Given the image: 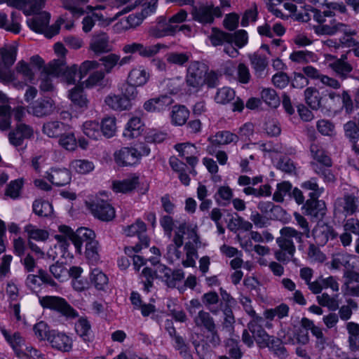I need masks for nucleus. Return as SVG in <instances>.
Instances as JSON below:
<instances>
[{
    "instance_id": "obj_1",
    "label": "nucleus",
    "mask_w": 359,
    "mask_h": 359,
    "mask_svg": "<svg viewBox=\"0 0 359 359\" xmlns=\"http://www.w3.org/2000/svg\"><path fill=\"white\" fill-rule=\"evenodd\" d=\"M314 31L317 34L321 35L344 33V36L340 39V42L347 47L355 46L351 50L355 57H359V42L352 38V36L356 34V32L351 29L349 25L332 19L330 25L315 26Z\"/></svg>"
},
{
    "instance_id": "obj_2",
    "label": "nucleus",
    "mask_w": 359,
    "mask_h": 359,
    "mask_svg": "<svg viewBox=\"0 0 359 359\" xmlns=\"http://www.w3.org/2000/svg\"><path fill=\"white\" fill-rule=\"evenodd\" d=\"M17 47L7 46L0 48V81L7 84L12 83L17 88H22L25 84L16 80L11 67L16 60Z\"/></svg>"
},
{
    "instance_id": "obj_3",
    "label": "nucleus",
    "mask_w": 359,
    "mask_h": 359,
    "mask_svg": "<svg viewBox=\"0 0 359 359\" xmlns=\"http://www.w3.org/2000/svg\"><path fill=\"white\" fill-rule=\"evenodd\" d=\"M50 18V13L43 11L28 19L27 25L33 31L43 33L47 38L50 39L59 33L60 25L65 22V20L60 18L55 24L48 27Z\"/></svg>"
},
{
    "instance_id": "obj_4",
    "label": "nucleus",
    "mask_w": 359,
    "mask_h": 359,
    "mask_svg": "<svg viewBox=\"0 0 359 359\" xmlns=\"http://www.w3.org/2000/svg\"><path fill=\"white\" fill-rule=\"evenodd\" d=\"M359 198L354 193H344L337 198L334 203V215L335 217L346 218L358 212Z\"/></svg>"
},
{
    "instance_id": "obj_5",
    "label": "nucleus",
    "mask_w": 359,
    "mask_h": 359,
    "mask_svg": "<svg viewBox=\"0 0 359 359\" xmlns=\"http://www.w3.org/2000/svg\"><path fill=\"white\" fill-rule=\"evenodd\" d=\"M193 321L196 327L201 330H205L210 334V343L215 346L219 344L221 339L218 333L217 326L210 312L203 309L199 311L193 317Z\"/></svg>"
},
{
    "instance_id": "obj_6",
    "label": "nucleus",
    "mask_w": 359,
    "mask_h": 359,
    "mask_svg": "<svg viewBox=\"0 0 359 359\" xmlns=\"http://www.w3.org/2000/svg\"><path fill=\"white\" fill-rule=\"evenodd\" d=\"M40 304L44 309L55 311L68 318L78 317V312L62 297L45 296L39 299Z\"/></svg>"
},
{
    "instance_id": "obj_7",
    "label": "nucleus",
    "mask_w": 359,
    "mask_h": 359,
    "mask_svg": "<svg viewBox=\"0 0 359 359\" xmlns=\"http://www.w3.org/2000/svg\"><path fill=\"white\" fill-rule=\"evenodd\" d=\"M191 14L192 19L203 25L213 23L215 18H220L222 12L219 7L215 6L212 4H200L198 6L194 4Z\"/></svg>"
},
{
    "instance_id": "obj_8",
    "label": "nucleus",
    "mask_w": 359,
    "mask_h": 359,
    "mask_svg": "<svg viewBox=\"0 0 359 359\" xmlns=\"http://www.w3.org/2000/svg\"><path fill=\"white\" fill-rule=\"evenodd\" d=\"M203 65L198 61L190 62L185 77V81L188 90L192 93H198L205 85L204 71Z\"/></svg>"
},
{
    "instance_id": "obj_9",
    "label": "nucleus",
    "mask_w": 359,
    "mask_h": 359,
    "mask_svg": "<svg viewBox=\"0 0 359 359\" xmlns=\"http://www.w3.org/2000/svg\"><path fill=\"white\" fill-rule=\"evenodd\" d=\"M92 214L97 219L102 221H111L115 217L114 208L107 201L95 198L86 203Z\"/></svg>"
},
{
    "instance_id": "obj_10",
    "label": "nucleus",
    "mask_w": 359,
    "mask_h": 359,
    "mask_svg": "<svg viewBox=\"0 0 359 359\" xmlns=\"http://www.w3.org/2000/svg\"><path fill=\"white\" fill-rule=\"evenodd\" d=\"M346 60V55H341L340 58H337L332 55L326 56L328 67L342 81L346 79L353 70L352 65Z\"/></svg>"
},
{
    "instance_id": "obj_11",
    "label": "nucleus",
    "mask_w": 359,
    "mask_h": 359,
    "mask_svg": "<svg viewBox=\"0 0 359 359\" xmlns=\"http://www.w3.org/2000/svg\"><path fill=\"white\" fill-rule=\"evenodd\" d=\"M165 47V46L161 43L146 46L142 43L134 42L125 44L123 46L122 51L125 54L138 53L142 57H151L156 55L161 48Z\"/></svg>"
},
{
    "instance_id": "obj_12",
    "label": "nucleus",
    "mask_w": 359,
    "mask_h": 359,
    "mask_svg": "<svg viewBox=\"0 0 359 359\" xmlns=\"http://www.w3.org/2000/svg\"><path fill=\"white\" fill-rule=\"evenodd\" d=\"M264 318L262 317H255V319H251L248 323L249 331L253 334V337L259 348H265L267 341L271 336L269 335L262 327Z\"/></svg>"
},
{
    "instance_id": "obj_13",
    "label": "nucleus",
    "mask_w": 359,
    "mask_h": 359,
    "mask_svg": "<svg viewBox=\"0 0 359 359\" xmlns=\"http://www.w3.org/2000/svg\"><path fill=\"white\" fill-rule=\"evenodd\" d=\"M89 48L96 55L109 53L112 50L109 36L104 32H97L93 35Z\"/></svg>"
},
{
    "instance_id": "obj_14",
    "label": "nucleus",
    "mask_w": 359,
    "mask_h": 359,
    "mask_svg": "<svg viewBox=\"0 0 359 359\" xmlns=\"http://www.w3.org/2000/svg\"><path fill=\"white\" fill-rule=\"evenodd\" d=\"M1 332L14 351L16 356L20 359H24L23 349L25 346V341L21 334L18 332H12L4 327L1 329Z\"/></svg>"
},
{
    "instance_id": "obj_15",
    "label": "nucleus",
    "mask_w": 359,
    "mask_h": 359,
    "mask_svg": "<svg viewBox=\"0 0 359 359\" xmlns=\"http://www.w3.org/2000/svg\"><path fill=\"white\" fill-rule=\"evenodd\" d=\"M280 237L276 238V243L287 247L288 249L290 248L296 250V247L292 239L299 243H303V238L304 236L298 230L292 226H284L280 230Z\"/></svg>"
},
{
    "instance_id": "obj_16",
    "label": "nucleus",
    "mask_w": 359,
    "mask_h": 359,
    "mask_svg": "<svg viewBox=\"0 0 359 359\" xmlns=\"http://www.w3.org/2000/svg\"><path fill=\"white\" fill-rule=\"evenodd\" d=\"M55 109V104L50 97H43L36 100L29 107V112L36 117L50 115Z\"/></svg>"
},
{
    "instance_id": "obj_17",
    "label": "nucleus",
    "mask_w": 359,
    "mask_h": 359,
    "mask_svg": "<svg viewBox=\"0 0 359 359\" xmlns=\"http://www.w3.org/2000/svg\"><path fill=\"white\" fill-rule=\"evenodd\" d=\"M177 26L168 23L165 18L159 17L157 23L149 29L148 34L149 36L159 39L166 36H173L177 31Z\"/></svg>"
},
{
    "instance_id": "obj_18",
    "label": "nucleus",
    "mask_w": 359,
    "mask_h": 359,
    "mask_svg": "<svg viewBox=\"0 0 359 359\" xmlns=\"http://www.w3.org/2000/svg\"><path fill=\"white\" fill-rule=\"evenodd\" d=\"M179 235L184 242V236L187 235L189 240L187 243H193L194 246H201L200 237L198 234V226L196 224L183 222L179 224L174 235Z\"/></svg>"
},
{
    "instance_id": "obj_19",
    "label": "nucleus",
    "mask_w": 359,
    "mask_h": 359,
    "mask_svg": "<svg viewBox=\"0 0 359 359\" xmlns=\"http://www.w3.org/2000/svg\"><path fill=\"white\" fill-rule=\"evenodd\" d=\"M34 136V130L32 127L25 123H19L15 128L8 134L10 143L15 146H21L24 140L31 139Z\"/></svg>"
},
{
    "instance_id": "obj_20",
    "label": "nucleus",
    "mask_w": 359,
    "mask_h": 359,
    "mask_svg": "<svg viewBox=\"0 0 359 359\" xmlns=\"http://www.w3.org/2000/svg\"><path fill=\"white\" fill-rule=\"evenodd\" d=\"M48 341L53 348L58 351L69 352L72 350V341L71 338L65 333L59 332L56 330H51Z\"/></svg>"
},
{
    "instance_id": "obj_21",
    "label": "nucleus",
    "mask_w": 359,
    "mask_h": 359,
    "mask_svg": "<svg viewBox=\"0 0 359 359\" xmlns=\"http://www.w3.org/2000/svg\"><path fill=\"white\" fill-rule=\"evenodd\" d=\"M150 78L149 73L142 65L132 67L129 71L126 82L142 87L147 83Z\"/></svg>"
},
{
    "instance_id": "obj_22",
    "label": "nucleus",
    "mask_w": 359,
    "mask_h": 359,
    "mask_svg": "<svg viewBox=\"0 0 359 359\" xmlns=\"http://www.w3.org/2000/svg\"><path fill=\"white\" fill-rule=\"evenodd\" d=\"M306 215L316 219H322L326 214L325 203L318 198H309L303 205Z\"/></svg>"
},
{
    "instance_id": "obj_23",
    "label": "nucleus",
    "mask_w": 359,
    "mask_h": 359,
    "mask_svg": "<svg viewBox=\"0 0 359 359\" xmlns=\"http://www.w3.org/2000/svg\"><path fill=\"white\" fill-rule=\"evenodd\" d=\"M173 102V100L168 95H160L151 98L143 104V108L148 112H160L165 110Z\"/></svg>"
},
{
    "instance_id": "obj_24",
    "label": "nucleus",
    "mask_w": 359,
    "mask_h": 359,
    "mask_svg": "<svg viewBox=\"0 0 359 359\" xmlns=\"http://www.w3.org/2000/svg\"><path fill=\"white\" fill-rule=\"evenodd\" d=\"M147 226L144 222L140 219H137L134 224L127 226L124 229V233L128 236H137L144 247L149 246V239L146 235Z\"/></svg>"
},
{
    "instance_id": "obj_25",
    "label": "nucleus",
    "mask_w": 359,
    "mask_h": 359,
    "mask_svg": "<svg viewBox=\"0 0 359 359\" xmlns=\"http://www.w3.org/2000/svg\"><path fill=\"white\" fill-rule=\"evenodd\" d=\"M137 153L133 147H123L115 152L114 159L116 163L121 166H128L136 164Z\"/></svg>"
},
{
    "instance_id": "obj_26",
    "label": "nucleus",
    "mask_w": 359,
    "mask_h": 359,
    "mask_svg": "<svg viewBox=\"0 0 359 359\" xmlns=\"http://www.w3.org/2000/svg\"><path fill=\"white\" fill-rule=\"evenodd\" d=\"M255 75L258 79H264L267 76L266 67L268 66L267 58L265 55L254 53L248 55Z\"/></svg>"
},
{
    "instance_id": "obj_27",
    "label": "nucleus",
    "mask_w": 359,
    "mask_h": 359,
    "mask_svg": "<svg viewBox=\"0 0 359 359\" xmlns=\"http://www.w3.org/2000/svg\"><path fill=\"white\" fill-rule=\"evenodd\" d=\"M313 236L317 243L323 245L329 239L337 238V233L332 226L323 223L317 225L313 231Z\"/></svg>"
},
{
    "instance_id": "obj_28",
    "label": "nucleus",
    "mask_w": 359,
    "mask_h": 359,
    "mask_svg": "<svg viewBox=\"0 0 359 359\" xmlns=\"http://www.w3.org/2000/svg\"><path fill=\"white\" fill-rule=\"evenodd\" d=\"M46 178L54 185L65 186L70 182L71 173L66 168H51L46 173Z\"/></svg>"
},
{
    "instance_id": "obj_29",
    "label": "nucleus",
    "mask_w": 359,
    "mask_h": 359,
    "mask_svg": "<svg viewBox=\"0 0 359 359\" xmlns=\"http://www.w3.org/2000/svg\"><path fill=\"white\" fill-rule=\"evenodd\" d=\"M208 39L212 46H221L233 43V35L217 27L211 28V32L208 35Z\"/></svg>"
},
{
    "instance_id": "obj_30",
    "label": "nucleus",
    "mask_w": 359,
    "mask_h": 359,
    "mask_svg": "<svg viewBox=\"0 0 359 359\" xmlns=\"http://www.w3.org/2000/svg\"><path fill=\"white\" fill-rule=\"evenodd\" d=\"M104 102L109 108L116 111L128 110L131 107V103L120 95L109 94L105 97Z\"/></svg>"
},
{
    "instance_id": "obj_31",
    "label": "nucleus",
    "mask_w": 359,
    "mask_h": 359,
    "mask_svg": "<svg viewBox=\"0 0 359 359\" xmlns=\"http://www.w3.org/2000/svg\"><path fill=\"white\" fill-rule=\"evenodd\" d=\"M138 184V176L133 175L125 180L114 182L113 189L116 192L126 194L134 190Z\"/></svg>"
},
{
    "instance_id": "obj_32",
    "label": "nucleus",
    "mask_w": 359,
    "mask_h": 359,
    "mask_svg": "<svg viewBox=\"0 0 359 359\" xmlns=\"http://www.w3.org/2000/svg\"><path fill=\"white\" fill-rule=\"evenodd\" d=\"M68 97L76 107L82 110L88 108L89 101L81 87L75 86L73 88L69 90Z\"/></svg>"
},
{
    "instance_id": "obj_33",
    "label": "nucleus",
    "mask_w": 359,
    "mask_h": 359,
    "mask_svg": "<svg viewBox=\"0 0 359 359\" xmlns=\"http://www.w3.org/2000/svg\"><path fill=\"white\" fill-rule=\"evenodd\" d=\"M189 117V111L184 105H175L172 107L170 118L172 124L175 126H183Z\"/></svg>"
},
{
    "instance_id": "obj_34",
    "label": "nucleus",
    "mask_w": 359,
    "mask_h": 359,
    "mask_svg": "<svg viewBox=\"0 0 359 359\" xmlns=\"http://www.w3.org/2000/svg\"><path fill=\"white\" fill-rule=\"evenodd\" d=\"M144 130V123L138 117H133L128 122L123 135L128 138L139 137Z\"/></svg>"
},
{
    "instance_id": "obj_35",
    "label": "nucleus",
    "mask_w": 359,
    "mask_h": 359,
    "mask_svg": "<svg viewBox=\"0 0 359 359\" xmlns=\"http://www.w3.org/2000/svg\"><path fill=\"white\" fill-rule=\"evenodd\" d=\"M352 255L347 252H338L332 255L331 261V266L334 269L339 270L344 268L345 270L353 269L354 266L351 264L350 261Z\"/></svg>"
},
{
    "instance_id": "obj_36",
    "label": "nucleus",
    "mask_w": 359,
    "mask_h": 359,
    "mask_svg": "<svg viewBox=\"0 0 359 359\" xmlns=\"http://www.w3.org/2000/svg\"><path fill=\"white\" fill-rule=\"evenodd\" d=\"M184 243L179 235H174L172 243L167 246L166 257L171 262L175 260L181 259L182 252L180 251V248L183 245Z\"/></svg>"
},
{
    "instance_id": "obj_37",
    "label": "nucleus",
    "mask_w": 359,
    "mask_h": 359,
    "mask_svg": "<svg viewBox=\"0 0 359 359\" xmlns=\"http://www.w3.org/2000/svg\"><path fill=\"white\" fill-rule=\"evenodd\" d=\"M95 238V232L88 228L81 227L75 231L73 244L77 251L80 252L83 242L88 243L90 240Z\"/></svg>"
},
{
    "instance_id": "obj_38",
    "label": "nucleus",
    "mask_w": 359,
    "mask_h": 359,
    "mask_svg": "<svg viewBox=\"0 0 359 359\" xmlns=\"http://www.w3.org/2000/svg\"><path fill=\"white\" fill-rule=\"evenodd\" d=\"M20 13L13 12L11 13V22L7 23V16L4 13H0V27L4 28L7 31L11 32L14 34H18L20 32L21 27L20 25Z\"/></svg>"
},
{
    "instance_id": "obj_39",
    "label": "nucleus",
    "mask_w": 359,
    "mask_h": 359,
    "mask_svg": "<svg viewBox=\"0 0 359 359\" xmlns=\"http://www.w3.org/2000/svg\"><path fill=\"white\" fill-rule=\"evenodd\" d=\"M176 149L180 152L181 156L186 159L187 163L192 167H194L198 162L197 157L193 156L196 151L194 145L189 143L177 144Z\"/></svg>"
},
{
    "instance_id": "obj_40",
    "label": "nucleus",
    "mask_w": 359,
    "mask_h": 359,
    "mask_svg": "<svg viewBox=\"0 0 359 359\" xmlns=\"http://www.w3.org/2000/svg\"><path fill=\"white\" fill-rule=\"evenodd\" d=\"M209 140L215 145H226L231 142H237L238 137L237 135L228 130H222L209 138Z\"/></svg>"
},
{
    "instance_id": "obj_41",
    "label": "nucleus",
    "mask_w": 359,
    "mask_h": 359,
    "mask_svg": "<svg viewBox=\"0 0 359 359\" xmlns=\"http://www.w3.org/2000/svg\"><path fill=\"white\" fill-rule=\"evenodd\" d=\"M312 157L316 162L321 165L332 166V162L330 157L326 154L325 151L316 144H312L310 147Z\"/></svg>"
},
{
    "instance_id": "obj_42",
    "label": "nucleus",
    "mask_w": 359,
    "mask_h": 359,
    "mask_svg": "<svg viewBox=\"0 0 359 359\" xmlns=\"http://www.w3.org/2000/svg\"><path fill=\"white\" fill-rule=\"evenodd\" d=\"M75 330L85 341H90L93 338L91 325L86 318H81L77 320Z\"/></svg>"
},
{
    "instance_id": "obj_43",
    "label": "nucleus",
    "mask_w": 359,
    "mask_h": 359,
    "mask_svg": "<svg viewBox=\"0 0 359 359\" xmlns=\"http://www.w3.org/2000/svg\"><path fill=\"white\" fill-rule=\"evenodd\" d=\"M277 244L279 247V249L274 252L275 259L283 264H287L291 261L294 262L296 259L294 258V256L296 250L293 248L292 250L290 248L287 249V247L284 245L280 243Z\"/></svg>"
},
{
    "instance_id": "obj_44",
    "label": "nucleus",
    "mask_w": 359,
    "mask_h": 359,
    "mask_svg": "<svg viewBox=\"0 0 359 359\" xmlns=\"http://www.w3.org/2000/svg\"><path fill=\"white\" fill-rule=\"evenodd\" d=\"M66 126L60 121H48L43 126V133L49 137H57L65 131Z\"/></svg>"
},
{
    "instance_id": "obj_45",
    "label": "nucleus",
    "mask_w": 359,
    "mask_h": 359,
    "mask_svg": "<svg viewBox=\"0 0 359 359\" xmlns=\"http://www.w3.org/2000/svg\"><path fill=\"white\" fill-rule=\"evenodd\" d=\"M292 185L287 181H283L276 185V189L273 194V200L276 203H283L285 197H291Z\"/></svg>"
},
{
    "instance_id": "obj_46",
    "label": "nucleus",
    "mask_w": 359,
    "mask_h": 359,
    "mask_svg": "<svg viewBox=\"0 0 359 359\" xmlns=\"http://www.w3.org/2000/svg\"><path fill=\"white\" fill-rule=\"evenodd\" d=\"M304 95L306 103L312 109L317 110L320 108L322 97L318 89L313 87L307 88Z\"/></svg>"
},
{
    "instance_id": "obj_47",
    "label": "nucleus",
    "mask_w": 359,
    "mask_h": 359,
    "mask_svg": "<svg viewBox=\"0 0 359 359\" xmlns=\"http://www.w3.org/2000/svg\"><path fill=\"white\" fill-rule=\"evenodd\" d=\"M66 67L64 57H60L50 62L48 66L45 67L43 71L51 76L61 77L66 69Z\"/></svg>"
},
{
    "instance_id": "obj_48",
    "label": "nucleus",
    "mask_w": 359,
    "mask_h": 359,
    "mask_svg": "<svg viewBox=\"0 0 359 359\" xmlns=\"http://www.w3.org/2000/svg\"><path fill=\"white\" fill-rule=\"evenodd\" d=\"M235 97L236 93L234 90L225 86L217 89L214 100L217 104H226L233 100Z\"/></svg>"
},
{
    "instance_id": "obj_49",
    "label": "nucleus",
    "mask_w": 359,
    "mask_h": 359,
    "mask_svg": "<svg viewBox=\"0 0 359 359\" xmlns=\"http://www.w3.org/2000/svg\"><path fill=\"white\" fill-rule=\"evenodd\" d=\"M200 246H194L193 243H186L184 247L186 253V259L182 261L184 267H194L196 259L198 258L197 248Z\"/></svg>"
},
{
    "instance_id": "obj_50",
    "label": "nucleus",
    "mask_w": 359,
    "mask_h": 359,
    "mask_svg": "<svg viewBox=\"0 0 359 359\" xmlns=\"http://www.w3.org/2000/svg\"><path fill=\"white\" fill-rule=\"evenodd\" d=\"M312 169L316 174L321 177L326 183H333L336 177L330 169L331 166L321 165L318 163H311Z\"/></svg>"
},
{
    "instance_id": "obj_51",
    "label": "nucleus",
    "mask_w": 359,
    "mask_h": 359,
    "mask_svg": "<svg viewBox=\"0 0 359 359\" xmlns=\"http://www.w3.org/2000/svg\"><path fill=\"white\" fill-rule=\"evenodd\" d=\"M301 187L304 191H310L309 194L310 198H318L324 191V189L319 187L316 178L314 177L304 182Z\"/></svg>"
},
{
    "instance_id": "obj_52",
    "label": "nucleus",
    "mask_w": 359,
    "mask_h": 359,
    "mask_svg": "<svg viewBox=\"0 0 359 359\" xmlns=\"http://www.w3.org/2000/svg\"><path fill=\"white\" fill-rule=\"evenodd\" d=\"M191 54L190 53L170 52L166 54L165 58L169 64L182 67L189 62Z\"/></svg>"
},
{
    "instance_id": "obj_53",
    "label": "nucleus",
    "mask_w": 359,
    "mask_h": 359,
    "mask_svg": "<svg viewBox=\"0 0 359 359\" xmlns=\"http://www.w3.org/2000/svg\"><path fill=\"white\" fill-rule=\"evenodd\" d=\"M290 59L297 63H309L316 62L317 57L313 52L308 50H298L292 52L290 55Z\"/></svg>"
},
{
    "instance_id": "obj_54",
    "label": "nucleus",
    "mask_w": 359,
    "mask_h": 359,
    "mask_svg": "<svg viewBox=\"0 0 359 359\" xmlns=\"http://www.w3.org/2000/svg\"><path fill=\"white\" fill-rule=\"evenodd\" d=\"M25 231L27 233L29 239H33L37 241H45L49 236V233L47 231L38 229L32 224L26 225Z\"/></svg>"
},
{
    "instance_id": "obj_55",
    "label": "nucleus",
    "mask_w": 359,
    "mask_h": 359,
    "mask_svg": "<svg viewBox=\"0 0 359 359\" xmlns=\"http://www.w3.org/2000/svg\"><path fill=\"white\" fill-rule=\"evenodd\" d=\"M70 168L78 173L87 174L94 169V164L86 159H76L70 163Z\"/></svg>"
},
{
    "instance_id": "obj_56",
    "label": "nucleus",
    "mask_w": 359,
    "mask_h": 359,
    "mask_svg": "<svg viewBox=\"0 0 359 359\" xmlns=\"http://www.w3.org/2000/svg\"><path fill=\"white\" fill-rule=\"evenodd\" d=\"M174 348L183 359H194L190 346L182 337H176Z\"/></svg>"
},
{
    "instance_id": "obj_57",
    "label": "nucleus",
    "mask_w": 359,
    "mask_h": 359,
    "mask_svg": "<svg viewBox=\"0 0 359 359\" xmlns=\"http://www.w3.org/2000/svg\"><path fill=\"white\" fill-rule=\"evenodd\" d=\"M267 344L266 347L269 348L278 357L285 358L287 356V350L280 339L271 336Z\"/></svg>"
},
{
    "instance_id": "obj_58",
    "label": "nucleus",
    "mask_w": 359,
    "mask_h": 359,
    "mask_svg": "<svg viewBox=\"0 0 359 359\" xmlns=\"http://www.w3.org/2000/svg\"><path fill=\"white\" fill-rule=\"evenodd\" d=\"M233 197V191L228 186H221L215 196L216 201L224 206L229 205Z\"/></svg>"
},
{
    "instance_id": "obj_59",
    "label": "nucleus",
    "mask_w": 359,
    "mask_h": 359,
    "mask_svg": "<svg viewBox=\"0 0 359 359\" xmlns=\"http://www.w3.org/2000/svg\"><path fill=\"white\" fill-rule=\"evenodd\" d=\"M50 273L59 281L63 282L68 279V269L63 263L55 262L49 267Z\"/></svg>"
},
{
    "instance_id": "obj_60",
    "label": "nucleus",
    "mask_w": 359,
    "mask_h": 359,
    "mask_svg": "<svg viewBox=\"0 0 359 359\" xmlns=\"http://www.w3.org/2000/svg\"><path fill=\"white\" fill-rule=\"evenodd\" d=\"M225 347L227 350V353L232 359H241L243 353L241 349V346L238 340L233 338H229L225 341Z\"/></svg>"
},
{
    "instance_id": "obj_61",
    "label": "nucleus",
    "mask_w": 359,
    "mask_h": 359,
    "mask_svg": "<svg viewBox=\"0 0 359 359\" xmlns=\"http://www.w3.org/2000/svg\"><path fill=\"white\" fill-rule=\"evenodd\" d=\"M91 281L97 290H104L108 285L109 279L102 271L95 269L91 273Z\"/></svg>"
},
{
    "instance_id": "obj_62",
    "label": "nucleus",
    "mask_w": 359,
    "mask_h": 359,
    "mask_svg": "<svg viewBox=\"0 0 359 359\" xmlns=\"http://www.w3.org/2000/svg\"><path fill=\"white\" fill-rule=\"evenodd\" d=\"M16 72L21 74L25 81L32 83L34 80V72L30 65L24 60L19 61L15 66Z\"/></svg>"
},
{
    "instance_id": "obj_63",
    "label": "nucleus",
    "mask_w": 359,
    "mask_h": 359,
    "mask_svg": "<svg viewBox=\"0 0 359 359\" xmlns=\"http://www.w3.org/2000/svg\"><path fill=\"white\" fill-rule=\"evenodd\" d=\"M262 100L269 106L276 108L280 104V99L276 90L271 88H264L261 92Z\"/></svg>"
},
{
    "instance_id": "obj_64",
    "label": "nucleus",
    "mask_w": 359,
    "mask_h": 359,
    "mask_svg": "<svg viewBox=\"0 0 359 359\" xmlns=\"http://www.w3.org/2000/svg\"><path fill=\"white\" fill-rule=\"evenodd\" d=\"M345 136L351 142H358L359 140V125L354 121H348L344 126Z\"/></svg>"
}]
</instances>
